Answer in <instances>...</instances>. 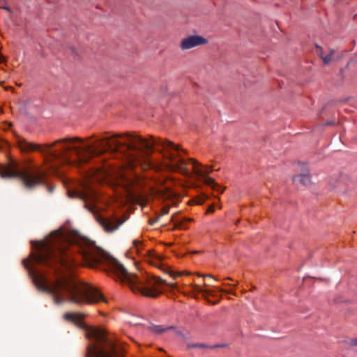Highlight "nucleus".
Masks as SVG:
<instances>
[{"label": "nucleus", "mask_w": 357, "mask_h": 357, "mask_svg": "<svg viewBox=\"0 0 357 357\" xmlns=\"http://www.w3.org/2000/svg\"><path fill=\"white\" fill-rule=\"evenodd\" d=\"M55 243H39L36 253L23 264L37 289L52 296L54 303L60 305L68 301L73 303L107 302L95 287L80 282L69 271L80 260L93 266L105 258V252L89 238L75 234L65 239L58 235Z\"/></svg>", "instance_id": "nucleus-1"}, {"label": "nucleus", "mask_w": 357, "mask_h": 357, "mask_svg": "<svg viewBox=\"0 0 357 357\" xmlns=\"http://www.w3.org/2000/svg\"><path fill=\"white\" fill-rule=\"evenodd\" d=\"M93 137L86 139L75 137L58 139L52 144L40 146L29 142L24 138H18L17 145L22 152L38 151L47 154L54 160L63 163L79 167L95 157H98L96 169L86 172L85 180L81 184V189L68 192L70 197H78L84 202L85 207L91 212L96 210V202L99 192L93 186L95 183L110 187L112 155L110 137L92 141Z\"/></svg>", "instance_id": "nucleus-2"}, {"label": "nucleus", "mask_w": 357, "mask_h": 357, "mask_svg": "<svg viewBox=\"0 0 357 357\" xmlns=\"http://www.w3.org/2000/svg\"><path fill=\"white\" fill-rule=\"evenodd\" d=\"M113 160H121L116 165V169H132L142 162H148V157L155 150L164 159V167L169 172H178L190 176L186 165L187 162L181 156V152H185L178 145L161 138L149 136L143 138L135 132H113Z\"/></svg>", "instance_id": "nucleus-3"}, {"label": "nucleus", "mask_w": 357, "mask_h": 357, "mask_svg": "<svg viewBox=\"0 0 357 357\" xmlns=\"http://www.w3.org/2000/svg\"><path fill=\"white\" fill-rule=\"evenodd\" d=\"M113 275L123 284H128L135 294L149 298H156L162 293L161 287L166 285L173 289L174 284L167 283L160 278L150 275L138 276L131 274L118 259L113 257Z\"/></svg>", "instance_id": "nucleus-4"}, {"label": "nucleus", "mask_w": 357, "mask_h": 357, "mask_svg": "<svg viewBox=\"0 0 357 357\" xmlns=\"http://www.w3.org/2000/svg\"><path fill=\"white\" fill-rule=\"evenodd\" d=\"M63 318L85 329V335L90 340L86 357H112V342L104 328L86 326L81 314L67 312Z\"/></svg>", "instance_id": "nucleus-5"}, {"label": "nucleus", "mask_w": 357, "mask_h": 357, "mask_svg": "<svg viewBox=\"0 0 357 357\" xmlns=\"http://www.w3.org/2000/svg\"><path fill=\"white\" fill-rule=\"evenodd\" d=\"M45 172L33 166L27 170L20 169L18 163L10 160L6 165L0 164V177L3 178H19L22 185L29 190L45 183Z\"/></svg>", "instance_id": "nucleus-6"}, {"label": "nucleus", "mask_w": 357, "mask_h": 357, "mask_svg": "<svg viewBox=\"0 0 357 357\" xmlns=\"http://www.w3.org/2000/svg\"><path fill=\"white\" fill-rule=\"evenodd\" d=\"M189 161L191 162L194 166L193 174L201 177L204 184L211 186L213 190H217L220 193L224 192L225 189L216 183L214 179L208 176V174L213 171L212 167L207 166L205 167V169L202 170L197 168V166L200 165L197 160L190 158Z\"/></svg>", "instance_id": "nucleus-7"}, {"label": "nucleus", "mask_w": 357, "mask_h": 357, "mask_svg": "<svg viewBox=\"0 0 357 357\" xmlns=\"http://www.w3.org/2000/svg\"><path fill=\"white\" fill-rule=\"evenodd\" d=\"M208 43L207 39L198 35L190 36L183 38L180 47L182 50H190L199 45H205Z\"/></svg>", "instance_id": "nucleus-8"}, {"label": "nucleus", "mask_w": 357, "mask_h": 357, "mask_svg": "<svg viewBox=\"0 0 357 357\" xmlns=\"http://www.w3.org/2000/svg\"><path fill=\"white\" fill-rule=\"evenodd\" d=\"M293 181L296 185L306 186L310 183L311 179L307 172H305L293 178Z\"/></svg>", "instance_id": "nucleus-9"}, {"label": "nucleus", "mask_w": 357, "mask_h": 357, "mask_svg": "<svg viewBox=\"0 0 357 357\" xmlns=\"http://www.w3.org/2000/svg\"><path fill=\"white\" fill-rule=\"evenodd\" d=\"M116 165L113 163V188L116 185H120V181H118V178H119L122 181H125L126 184H128L130 183V178H128V176L125 173L118 172L116 173Z\"/></svg>", "instance_id": "nucleus-10"}, {"label": "nucleus", "mask_w": 357, "mask_h": 357, "mask_svg": "<svg viewBox=\"0 0 357 357\" xmlns=\"http://www.w3.org/2000/svg\"><path fill=\"white\" fill-rule=\"evenodd\" d=\"M161 260H162L161 257L158 256L156 254H154V257L151 260L150 263L151 264H153V266L162 269L165 273H169L173 278H175L176 275L174 274V272H172V271L169 270L167 268L165 269L162 267V264Z\"/></svg>", "instance_id": "nucleus-11"}, {"label": "nucleus", "mask_w": 357, "mask_h": 357, "mask_svg": "<svg viewBox=\"0 0 357 357\" xmlns=\"http://www.w3.org/2000/svg\"><path fill=\"white\" fill-rule=\"evenodd\" d=\"M113 357H125L122 346L113 337Z\"/></svg>", "instance_id": "nucleus-12"}, {"label": "nucleus", "mask_w": 357, "mask_h": 357, "mask_svg": "<svg viewBox=\"0 0 357 357\" xmlns=\"http://www.w3.org/2000/svg\"><path fill=\"white\" fill-rule=\"evenodd\" d=\"M149 330L151 331H152L153 333H154L155 334H161V333L167 332V331H168L169 330L174 329V327L172 326H167V327H163V326H160V325L151 324L149 327Z\"/></svg>", "instance_id": "nucleus-13"}, {"label": "nucleus", "mask_w": 357, "mask_h": 357, "mask_svg": "<svg viewBox=\"0 0 357 357\" xmlns=\"http://www.w3.org/2000/svg\"><path fill=\"white\" fill-rule=\"evenodd\" d=\"M97 220L99 222V224L103 227L105 231H106L107 232L112 231V222L109 220L99 215L97 217Z\"/></svg>", "instance_id": "nucleus-14"}, {"label": "nucleus", "mask_w": 357, "mask_h": 357, "mask_svg": "<svg viewBox=\"0 0 357 357\" xmlns=\"http://www.w3.org/2000/svg\"><path fill=\"white\" fill-rule=\"evenodd\" d=\"M316 47L317 49L320 50V52L318 54L320 56V57L322 59L325 65H328L332 61V56L335 54V50H330L329 54L326 55V56H324L323 54V50H322L321 47H319V45H316Z\"/></svg>", "instance_id": "nucleus-15"}, {"label": "nucleus", "mask_w": 357, "mask_h": 357, "mask_svg": "<svg viewBox=\"0 0 357 357\" xmlns=\"http://www.w3.org/2000/svg\"><path fill=\"white\" fill-rule=\"evenodd\" d=\"M126 220V217H123L121 219H117L113 213V231L119 229V227Z\"/></svg>", "instance_id": "nucleus-16"}, {"label": "nucleus", "mask_w": 357, "mask_h": 357, "mask_svg": "<svg viewBox=\"0 0 357 357\" xmlns=\"http://www.w3.org/2000/svg\"><path fill=\"white\" fill-rule=\"evenodd\" d=\"M192 289L195 292L203 294L204 296L212 295V291L211 290L204 289L199 285L197 284L192 285Z\"/></svg>", "instance_id": "nucleus-17"}, {"label": "nucleus", "mask_w": 357, "mask_h": 357, "mask_svg": "<svg viewBox=\"0 0 357 357\" xmlns=\"http://www.w3.org/2000/svg\"><path fill=\"white\" fill-rule=\"evenodd\" d=\"M210 347L211 346L207 345L206 344H202V343H199V344L188 343L187 344L188 349H190V348L210 349Z\"/></svg>", "instance_id": "nucleus-18"}, {"label": "nucleus", "mask_w": 357, "mask_h": 357, "mask_svg": "<svg viewBox=\"0 0 357 357\" xmlns=\"http://www.w3.org/2000/svg\"><path fill=\"white\" fill-rule=\"evenodd\" d=\"M228 346L227 344H216L210 347V349L224 348Z\"/></svg>", "instance_id": "nucleus-19"}, {"label": "nucleus", "mask_w": 357, "mask_h": 357, "mask_svg": "<svg viewBox=\"0 0 357 357\" xmlns=\"http://www.w3.org/2000/svg\"><path fill=\"white\" fill-rule=\"evenodd\" d=\"M134 247L136 248L137 251H139V246L142 244V241L139 240H134L132 242Z\"/></svg>", "instance_id": "nucleus-20"}, {"label": "nucleus", "mask_w": 357, "mask_h": 357, "mask_svg": "<svg viewBox=\"0 0 357 357\" xmlns=\"http://www.w3.org/2000/svg\"><path fill=\"white\" fill-rule=\"evenodd\" d=\"M169 206H165L162 208L161 210V215H160V217L161 215H166L169 213Z\"/></svg>", "instance_id": "nucleus-21"}, {"label": "nucleus", "mask_w": 357, "mask_h": 357, "mask_svg": "<svg viewBox=\"0 0 357 357\" xmlns=\"http://www.w3.org/2000/svg\"><path fill=\"white\" fill-rule=\"evenodd\" d=\"M159 218H160V216H158V218H151L149 220V223L151 225H153L155 222H157L158 221Z\"/></svg>", "instance_id": "nucleus-22"}, {"label": "nucleus", "mask_w": 357, "mask_h": 357, "mask_svg": "<svg viewBox=\"0 0 357 357\" xmlns=\"http://www.w3.org/2000/svg\"><path fill=\"white\" fill-rule=\"evenodd\" d=\"M351 344L354 346H356L357 347V337L356 338H354V339H352L351 340Z\"/></svg>", "instance_id": "nucleus-23"}, {"label": "nucleus", "mask_w": 357, "mask_h": 357, "mask_svg": "<svg viewBox=\"0 0 357 357\" xmlns=\"http://www.w3.org/2000/svg\"><path fill=\"white\" fill-rule=\"evenodd\" d=\"M4 61V57L0 54V63H2Z\"/></svg>", "instance_id": "nucleus-24"}, {"label": "nucleus", "mask_w": 357, "mask_h": 357, "mask_svg": "<svg viewBox=\"0 0 357 357\" xmlns=\"http://www.w3.org/2000/svg\"><path fill=\"white\" fill-rule=\"evenodd\" d=\"M214 209H213V206H211L208 209V212H213Z\"/></svg>", "instance_id": "nucleus-25"}, {"label": "nucleus", "mask_w": 357, "mask_h": 357, "mask_svg": "<svg viewBox=\"0 0 357 357\" xmlns=\"http://www.w3.org/2000/svg\"><path fill=\"white\" fill-rule=\"evenodd\" d=\"M176 227H182V223H181V222L177 223V224L176 225Z\"/></svg>", "instance_id": "nucleus-26"}, {"label": "nucleus", "mask_w": 357, "mask_h": 357, "mask_svg": "<svg viewBox=\"0 0 357 357\" xmlns=\"http://www.w3.org/2000/svg\"><path fill=\"white\" fill-rule=\"evenodd\" d=\"M112 199H113V204L115 202V199H116V197H115V195L114 193L113 192V197H112Z\"/></svg>", "instance_id": "nucleus-27"}, {"label": "nucleus", "mask_w": 357, "mask_h": 357, "mask_svg": "<svg viewBox=\"0 0 357 357\" xmlns=\"http://www.w3.org/2000/svg\"><path fill=\"white\" fill-rule=\"evenodd\" d=\"M226 292L228 294H234L232 291H227Z\"/></svg>", "instance_id": "nucleus-28"}, {"label": "nucleus", "mask_w": 357, "mask_h": 357, "mask_svg": "<svg viewBox=\"0 0 357 357\" xmlns=\"http://www.w3.org/2000/svg\"><path fill=\"white\" fill-rule=\"evenodd\" d=\"M175 333H176V335H181V332L178 331H175Z\"/></svg>", "instance_id": "nucleus-29"}, {"label": "nucleus", "mask_w": 357, "mask_h": 357, "mask_svg": "<svg viewBox=\"0 0 357 357\" xmlns=\"http://www.w3.org/2000/svg\"><path fill=\"white\" fill-rule=\"evenodd\" d=\"M203 277H212V276L210 275H203Z\"/></svg>", "instance_id": "nucleus-30"}, {"label": "nucleus", "mask_w": 357, "mask_h": 357, "mask_svg": "<svg viewBox=\"0 0 357 357\" xmlns=\"http://www.w3.org/2000/svg\"><path fill=\"white\" fill-rule=\"evenodd\" d=\"M326 124H327V125H332L333 123H331V122H328Z\"/></svg>", "instance_id": "nucleus-31"}, {"label": "nucleus", "mask_w": 357, "mask_h": 357, "mask_svg": "<svg viewBox=\"0 0 357 357\" xmlns=\"http://www.w3.org/2000/svg\"><path fill=\"white\" fill-rule=\"evenodd\" d=\"M202 202H197L198 204H202Z\"/></svg>", "instance_id": "nucleus-32"}]
</instances>
